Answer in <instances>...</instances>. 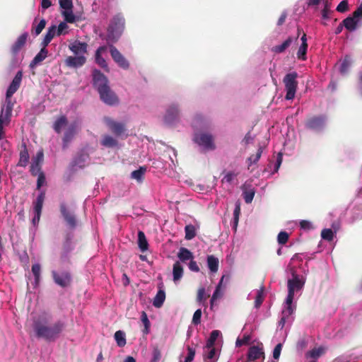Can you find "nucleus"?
Returning a JSON list of instances; mask_svg holds the SVG:
<instances>
[{"label":"nucleus","mask_w":362,"mask_h":362,"mask_svg":"<svg viewBox=\"0 0 362 362\" xmlns=\"http://www.w3.org/2000/svg\"><path fill=\"white\" fill-rule=\"evenodd\" d=\"M49 320L46 316H40L33 320V329L38 338L49 341H55L65 328L63 321L57 320L53 325H48Z\"/></svg>","instance_id":"nucleus-1"},{"label":"nucleus","mask_w":362,"mask_h":362,"mask_svg":"<svg viewBox=\"0 0 362 362\" xmlns=\"http://www.w3.org/2000/svg\"><path fill=\"white\" fill-rule=\"evenodd\" d=\"M93 81L103 103L108 105H115L119 103L118 97L108 86L107 78L100 71H93Z\"/></svg>","instance_id":"nucleus-2"},{"label":"nucleus","mask_w":362,"mask_h":362,"mask_svg":"<svg viewBox=\"0 0 362 362\" xmlns=\"http://www.w3.org/2000/svg\"><path fill=\"white\" fill-rule=\"evenodd\" d=\"M125 28V19L121 13L115 15L107 28L105 40L108 45L117 42L122 36Z\"/></svg>","instance_id":"nucleus-3"},{"label":"nucleus","mask_w":362,"mask_h":362,"mask_svg":"<svg viewBox=\"0 0 362 362\" xmlns=\"http://www.w3.org/2000/svg\"><path fill=\"white\" fill-rule=\"evenodd\" d=\"M298 74L296 71L288 73L283 78V83L285 86L286 92L285 98L292 100L294 98L298 88Z\"/></svg>","instance_id":"nucleus-4"},{"label":"nucleus","mask_w":362,"mask_h":362,"mask_svg":"<svg viewBox=\"0 0 362 362\" xmlns=\"http://www.w3.org/2000/svg\"><path fill=\"white\" fill-rule=\"evenodd\" d=\"M52 276L54 282L62 288L71 286L72 283V275L69 271L57 272L52 271Z\"/></svg>","instance_id":"nucleus-5"},{"label":"nucleus","mask_w":362,"mask_h":362,"mask_svg":"<svg viewBox=\"0 0 362 362\" xmlns=\"http://www.w3.org/2000/svg\"><path fill=\"white\" fill-rule=\"evenodd\" d=\"M13 104L8 101V104L5 105L1 109L0 114V141L4 136V125H8L11 122Z\"/></svg>","instance_id":"nucleus-6"},{"label":"nucleus","mask_w":362,"mask_h":362,"mask_svg":"<svg viewBox=\"0 0 362 362\" xmlns=\"http://www.w3.org/2000/svg\"><path fill=\"white\" fill-rule=\"evenodd\" d=\"M194 141L206 150H214L216 148V146L214 143V138L210 134H196L194 137Z\"/></svg>","instance_id":"nucleus-7"},{"label":"nucleus","mask_w":362,"mask_h":362,"mask_svg":"<svg viewBox=\"0 0 362 362\" xmlns=\"http://www.w3.org/2000/svg\"><path fill=\"white\" fill-rule=\"evenodd\" d=\"M305 281L300 279L298 276L293 274V278L288 280L287 286H288V301L291 300V298H294V293L295 291H300L304 286Z\"/></svg>","instance_id":"nucleus-8"},{"label":"nucleus","mask_w":362,"mask_h":362,"mask_svg":"<svg viewBox=\"0 0 362 362\" xmlns=\"http://www.w3.org/2000/svg\"><path fill=\"white\" fill-rule=\"evenodd\" d=\"M74 245L72 242L71 238L69 235L66 237L65 241L63 243L61 252H60V261L62 263H70V255L74 250Z\"/></svg>","instance_id":"nucleus-9"},{"label":"nucleus","mask_w":362,"mask_h":362,"mask_svg":"<svg viewBox=\"0 0 362 362\" xmlns=\"http://www.w3.org/2000/svg\"><path fill=\"white\" fill-rule=\"evenodd\" d=\"M104 122L111 132L116 136H121L126 132L125 124L123 122L115 121L108 117H104Z\"/></svg>","instance_id":"nucleus-10"},{"label":"nucleus","mask_w":362,"mask_h":362,"mask_svg":"<svg viewBox=\"0 0 362 362\" xmlns=\"http://www.w3.org/2000/svg\"><path fill=\"white\" fill-rule=\"evenodd\" d=\"M45 199V192L42 190L38 194L36 200L33 202L35 216L33 218L32 222L34 226L37 225L40 221Z\"/></svg>","instance_id":"nucleus-11"},{"label":"nucleus","mask_w":362,"mask_h":362,"mask_svg":"<svg viewBox=\"0 0 362 362\" xmlns=\"http://www.w3.org/2000/svg\"><path fill=\"white\" fill-rule=\"evenodd\" d=\"M22 78L23 71H18L7 89L6 94V105L8 104V101L11 103V98L19 88Z\"/></svg>","instance_id":"nucleus-12"},{"label":"nucleus","mask_w":362,"mask_h":362,"mask_svg":"<svg viewBox=\"0 0 362 362\" xmlns=\"http://www.w3.org/2000/svg\"><path fill=\"white\" fill-rule=\"evenodd\" d=\"M326 117L324 115L313 116L305 122V127L308 129L319 132L322 130L325 124Z\"/></svg>","instance_id":"nucleus-13"},{"label":"nucleus","mask_w":362,"mask_h":362,"mask_svg":"<svg viewBox=\"0 0 362 362\" xmlns=\"http://www.w3.org/2000/svg\"><path fill=\"white\" fill-rule=\"evenodd\" d=\"M110 47V52L114 62L123 69H128L129 63L127 59L122 54V53L112 45H108Z\"/></svg>","instance_id":"nucleus-14"},{"label":"nucleus","mask_w":362,"mask_h":362,"mask_svg":"<svg viewBox=\"0 0 362 362\" xmlns=\"http://www.w3.org/2000/svg\"><path fill=\"white\" fill-rule=\"evenodd\" d=\"M60 212L62 216H63L64 221L66 224L69 226L70 228H76L77 225L76 219L75 216L68 209L66 204L64 202H62L60 204Z\"/></svg>","instance_id":"nucleus-15"},{"label":"nucleus","mask_w":362,"mask_h":362,"mask_svg":"<svg viewBox=\"0 0 362 362\" xmlns=\"http://www.w3.org/2000/svg\"><path fill=\"white\" fill-rule=\"evenodd\" d=\"M18 150L19 151V160L17 166L25 168L29 163L30 155L26 143L24 141L18 145Z\"/></svg>","instance_id":"nucleus-16"},{"label":"nucleus","mask_w":362,"mask_h":362,"mask_svg":"<svg viewBox=\"0 0 362 362\" xmlns=\"http://www.w3.org/2000/svg\"><path fill=\"white\" fill-rule=\"evenodd\" d=\"M179 115L180 111L178 107L176 105H173L168 108L164 117V121L166 124H173L178 120Z\"/></svg>","instance_id":"nucleus-17"},{"label":"nucleus","mask_w":362,"mask_h":362,"mask_svg":"<svg viewBox=\"0 0 362 362\" xmlns=\"http://www.w3.org/2000/svg\"><path fill=\"white\" fill-rule=\"evenodd\" d=\"M261 357L264 358L262 348H259L258 346H252L248 349L246 362H257V360Z\"/></svg>","instance_id":"nucleus-18"},{"label":"nucleus","mask_w":362,"mask_h":362,"mask_svg":"<svg viewBox=\"0 0 362 362\" xmlns=\"http://www.w3.org/2000/svg\"><path fill=\"white\" fill-rule=\"evenodd\" d=\"M86 62V57L83 55L69 56L65 59V64L69 67L78 68Z\"/></svg>","instance_id":"nucleus-19"},{"label":"nucleus","mask_w":362,"mask_h":362,"mask_svg":"<svg viewBox=\"0 0 362 362\" xmlns=\"http://www.w3.org/2000/svg\"><path fill=\"white\" fill-rule=\"evenodd\" d=\"M28 37V33L25 32L21 34L17 38L16 41L14 42V44L12 45L11 48V51L13 55H16L21 50V49L25 46Z\"/></svg>","instance_id":"nucleus-20"},{"label":"nucleus","mask_w":362,"mask_h":362,"mask_svg":"<svg viewBox=\"0 0 362 362\" xmlns=\"http://www.w3.org/2000/svg\"><path fill=\"white\" fill-rule=\"evenodd\" d=\"M107 51V46H100L95 51V63L105 71H108L107 63L105 59L102 57V54Z\"/></svg>","instance_id":"nucleus-21"},{"label":"nucleus","mask_w":362,"mask_h":362,"mask_svg":"<svg viewBox=\"0 0 362 362\" xmlns=\"http://www.w3.org/2000/svg\"><path fill=\"white\" fill-rule=\"evenodd\" d=\"M69 49L76 55L79 56L87 53L88 44L84 42L76 40L69 45Z\"/></svg>","instance_id":"nucleus-22"},{"label":"nucleus","mask_w":362,"mask_h":362,"mask_svg":"<svg viewBox=\"0 0 362 362\" xmlns=\"http://www.w3.org/2000/svg\"><path fill=\"white\" fill-rule=\"evenodd\" d=\"M76 124H71L64 132L63 137V148H67L69 144L76 134Z\"/></svg>","instance_id":"nucleus-23"},{"label":"nucleus","mask_w":362,"mask_h":362,"mask_svg":"<svg viewBox=\"0 0 362 362\" xmlns=\"http://www.w3.org/2000/svg\"><path fill=\"white\" fill-rule=\"evenodd\" d=\"M46 24L47 22L45 19L42 18L38 22L37 18H35L32 23V28L30 30L31 34L34 36H37L45 28Z\"/></svg>","instance_id":"nucleus-24"},{"label":"nucleus","mask_w":362,"mask_h":362,"mask_svg":"<svg viewBox=\"0 0 362 362\" xmlns=\"http://www.w3.org/2000/svg\"><path fill=\"white\" fill-rule=\"evenodd\" d=\"M158 287H159V290L158 291V292L153 300V305L157 308H161L163 305L165 300V292L162 288L163 284H160L158 286Z\"/></svg>","instance_id":"nucleus-25"},{"label":"nucleus","mask_w":362,"mask_h":362,"mask_svg":"<svg viewBox=\"0 0 362 362\" xmlns=\"http://www.w3.org/2000/svg\"><path fill=\"white\" fill-rule=\"evenodd\" d=\"M55 35H57V26L55 25H52L48 28V30L41 42V45L47 47Z\"/></svg>","instance_id":"nucleus-26"},{"label":"nucleus","mask_w":362,"mask_h":362,"mask_svg":"<svg viewBox=\"0 0 362 362\" xmlns=\"http://www.w3.org/2000/svg\"><path fill=\"white\" fill-rule=\"evenodd\" d=\"M48 51L46 49V47H42L40 51L36 54V56L33 58L30 64V68H34L38 64L42 62L47 57Z\"/></svg>","instance_id":"nucleus-27"},{"label":"nucleus","mask_w":362,"mask_h":362,"mask_svg":"<svg viewBox=\"0 0 362 362\" xmlns=\"http://www.w3.org/2000/svg\"><path fill=\"white\" fill-rule=\"evenodd\" d=\"M358 23L359 22L357 19H354V18L351 16H349L342 21L344 28L350 32H352L357 28Z\"/></svg>","instance_id":"nucleus-28"},{"label":"nucleus","mask_w":362,"mask_h":362,"mask_svg":"<svg viewBox=\"0 0 362 362\" xmlns=\"http://www.w3.org/2000/svg\"><path fill=\"white\" fill-rule=\"evenodd\" d=\"M207 266L209 269L210 272L212 273L217 272L218 269V264L219 261L217 257H216L214 255H208L207 256Z\"/></svg>","instance_id":"nucleus-29"},{"label":"nucleus","mask_w":362,"mask_h":362,"mask_svg":"<svg viewBox=\"0 0 362 362\" xmlns=\"http://www.w3.org/2000/svg\"><path fill=\"white\" fill-rule=\"evenodd\" d=\"M68 124V120L66 116L62 115L59 118L57 119V120L54 122L53 124V129L54 130L59 134L62 132V128L66 127Z\"/></svg>","instance_id":"nucleus-30"},{"label":"nucleus","mask_w":362,"mask_h":362,"mask_svg":"<svg viewBox=\"0 0 362 362\" xmlns=\"http://www.w3.org/2000/svg\"><path fill=\"white\" fill-rule=\"evenodd\" d=\"M177 257L182 262H185L194 258L192 252L185 247H181L180 249Z\"/></svg>","instance_id":"nucleus-31"},{"label":"nucleus","mask_w":362,"mask_h":362,"mask_svg":"<svg viewBox=\"0 0 362 362\" xmlns=\"http://www.w3.org/2000/svg\"><path fill=\"white\" fill-rule=\"evenodd\" d=\"M102 146L107 148H113L117 146V141L110 135H104L100 141Z\"/></svg>","instance_id":"nucleus-32"},{"label":"nucleus","mask_w":362,"mask_h":362,"mask_svg":"<svg viewBox=\"0 0 362 362\" xmlns=\"http://www.w3.org/2000/svg\"><path fill=\"white\" fill-rule=\"evenodd\" d=\"M293 41V37H288L281 45L274 46L272 51L275 53H282L291 45Z\"/></svg>","instance_id":"nucleus-33"},{"label":"nucleus","mask_w":362,"mask_h":362,"mask_svg":"<svg viewBox=\"0 0 362 362\" xmlns=\"http://www.w3.org/2000/svg\"><path fill=\"white\" fill-rule=\"evenodd\" d=\"M173 281L175 282L179 281L183 275V268L179 262H176L173 264Z\"/></svg>","instance_id":"nucleus-34"},{"label":"nucleus","mask_w":362,"mask_h":362,"mask_svg":"<svg viewBox=\"0 0 362 362\" xmlns=\"http://www.w3.org/2000/svg\"><path fill=\"white\" fill-rule=\"evenodd\" d=\"M138 244L140 250L145 252L148 250V244L146 238L145 234L142 231L138 233Z\"/></svg>","instance_id":"nucleus-35"},{"label":"nucleus","mask_w":362,"mask_h":362,"mask_svg":"<svg viewBox=\"0 0 362 362\" xmlns=\"http://www.w3.org/2000/svg\"><path fill=\"white\" fill-rule=\"evenodd\" d=\"M88 159V155L86 153L79 154L74 160V165L78 168H83Z\"/></svg>","instance_id":"nucleus-36"},{"label":"nucleus","mask_w":362,"mask_h":362,"mask_svg":"<svg viewBox=\"0 0 362 362\" xmlns=\"http://www.w3.org/2000/svg\"><path fill=\"white\" fill-rule=\"evenodd\" d=\"M115 339L117 342V344L119 347H123L125 346L126 341V336L125 333L122 330H118L115 333Z\"/></svg>","instance_id":"nucleus-37"},{"label":"nucleus","mask_w":362,"mask_h":362,"mask_svg":"<svg viewBox=\"0 0 362 362\" xmlns=\"http://www.w3.org/2000/svg\"><path fill=\"white\" fill-rule=\"evenodd\" d=\"M293 298H291L290 301H288V297L286 299V307L282 310L281 315L287 318H288L294 312V308L292 306Z\"/></svg>","instance_id":"nucleus-38"},{"label":"nucleus","mask_w":362,"mask_h":362,"mask_svg":"<svg viewBox=\"0 0 362 362\" xmlns=\"http://www.w3.org/2000/svg\"><path fill=\"white\" fill-rule=\"evenodd\" d=\"M185 238L187 240L193 239L196 236L195 227L189 224L185 227Z\"/></svg>","instance_id":"nucleus-39"},{"label":"nucleus","mask_w":362,"mask_h":362,"mask_svg":"<svg viewBox=\"0 0 362 362\" xmlns=\"http://www.w3.org/2000/svg\"><path fill=\"white\" fill-rule=\"evenodd\" d=\"M220 334V331L218 330H213L209 336V338L206 341V348H212L214 346V344L218 338V337Z\"/></svg>","instance_id":"nucleus-40"},{"label":"nucleus","mask_w":362,"mask_h":362,"mask_svg":"<svg viewBox=\"0 0 362 362\" xmlns=\"http://www.w3.org/2000/svg\"><path fill=\"white\" fill-rule=\"evenodd\" d=\"M62 15L66 23H74L76 22V16L74 14L73 9L62 11Z\"/></svg>","instance_id":"nucleus-41"},{"label":"nucleus","mask_w":362,"mask_h":362,"mask_svg":"<svg viewBox=\"0 0 362 362\" xmlns=\"http://www.w3.org/2000/svg\"><path fill=\"white\" fill-rule=\"evenodd\" d=\"M145 172L146 168L140 167L139 169L134 170L132 173L131 177L140 182L142 180Z\"/></svg>","instance_id":"nucleus-42"},{"label":"nucleus","mask_w":362,"mask_h":362,"mask_svg":"<svg viewBox=\"0 0 362 362\" xmlns=\"http://www.w3.org/2000/svg\"><path fill=\"white\" fill-rule=\"evenodd\" d=\"M209 295L206 294V290L204 287H201L197 291V301L199 303H204Z\"/></svg>","instance_id":"nucleus-43"},{"label":"nucleus","mask_w":362,"mask_h":362,"mask_svg":"<svg viewBox=\"0 0 362 362\" xmlns=\"http://www.w3.org/2000/svg\"><path fill=\"white\" fill-rule=\"evenodd\" d=\"M255 191L254 189H245L243 191V195L245 199V202L247 204H250L252 202L254 197H255Z\"/></svg>","instance_id":"nucleus-44"},{"label":"nucleus","mask_w":362,"mask_h":362,"mask_svg":"<svg viewBox=\"0 0 362 362\" xmlns=\"http://www.w3.org/2000/svg\"><path fill=\"white\" fill-rule=\"evenodd\" d=\"M41 267L39 264H35L32 266V272L35 276V282L38 284L40 279Z\"/></svg>","instance_id":"nucleus-45"},{"label":"nucleus","mask_w":362,"mask_h":362,"mask_svg":"<svg viewBox=\"0 0 362 362\" xmlns=\"http://www.w3.org/2000/svg\"><path fill=\"white\" fill-rule=\"evenodd\" d=\"M263 300H264V288H263V287H262L257 292V295H256L255 300V307L257 308H259L262 305Z\"/></svg>","instance_id":"nucleus-46"},{"label":"nucleus","mask_w":362,"mask_h":362,"mask_svg":"<svg viewBox=\"0 0 362 362\" xmlns=\"http://www.w3.org/2000/svg\"><path fill=\"white\" fill-rule=\"evenodd\" d=\"M262 147H259L257 151V153L255 154H253V155H251L249 158H248V161L250 162L249 163V167L253 164V163H256L259 160V158H261V156H262Z\"/></svg>","instance_id":"nucleus-47"},{"label":"nucleus","mask_w":362,"mask_h":362,"mask_svg":"<svg viewBox=\"0 0 362 362\" xmlns=\"http://www.w3.org/2000/svg\"><path fill=\"white\" fill-rule=\"evenodd\" d=\"M308 49V44H301L298 52L297 57L299 59L305 60L306 59V53Z\"/></svg>","instance_id":"nucleus-48"},{"label":"nucleus","mask_w":362,"mask_h":362,"mask_svg":"<svg viewBox=\"0 0 362 362\" xmlns=\"http://www.w3.org/2000/svg\"><path fill=\"white\" fill-rule=\"evenodd\" d=\"M325 353V349L323 347L315 348L308 352L310 357L313 358H317L322 356Z\"/></svg>","instance_id":"nucleus-49"},{"label":"nucleus","mask_w":362,"mask_h":362,"mask_svg":"<svg viewBox=\"0 0 362 362\" xmlns=\"http://www.w3.org/2000/svg\"><path fill=\"white\" fill-rule=\"evenodd\" d=\"M151 362H158L161 358V351L157 345L153 346Z\"/></svg>","instance_id":"nucleus-50"},{"label":"nucleus","mask_w":362,"mask_h":362,"mask_svg":"<svg viewBox=\"0 0 362 362\" xmlns=\"http://www.w3.org/2000/svg\"><path fill=\"white\" fill-rule=\"evenodd\" d=\"M59 4L62 11L71 10L74 8L72 0H59Z\"/></svg>","instance_id":"nucleus-51"},{"label":"nucleus","mask_w":362,"mask_h":362,"mask_svg":"<svg viewBox=\"0 0 362 362\" xmlns=\"http://www.w3.org/2000/svg\"><path fill=\"white\" fill-rule=\"evenodd\" d=\"M69 26L66 24V22H61L58 27H57V35L60 36L62 35H66L68 31Z\"/></svg>","instance_id":"nucleus-52"},{"label":"nucleus","mask_w":362,"mask_h":362,"mask_svg":"<svg viewBox=\"0 0 362 362\" xmlns=\"http://www.w3.org/2000/svg\"><path fill=\"white\" fill-rule=\"evenodd\" d=\"M141 321L144 325V333L148 334L149 332L150 321L148 320L147 314L143 311L141 313Z\"/></svg>","instance_id":"nucleus-53"},{"label":"nucleus","mask_w":362,"mask_h":362,"mask_svg":"<svg viewBox=\"0 0 362 362\" xmlns=\"http://www.w3.org/2000/svg\"><path fill=\"white\" fill-rule=\"evenodd\" d=\"M351 61L349 57H345L340 66V72L343 74H346L351 66Z\"/></svg>","instance_id":"nucleus-54"},{"label":"nucleus","mask_w":362,"mask_h":362,"mask_svg":"<svg viewBox=\"0 0 362 362\" xmlns=\"http://www.w3.org/2000/svg\"><path fill=\"white\" fill-rule=\"evenodd\" d=\"M288 233L286 231H281L277 236V240L280 245L286 244L288 242Z\"/></svg>","instance_id":"nucleus-55"},{"label":"nucleus","mask_w":362,"mask_h":362,"mask_svg":"<svg viewBox=\"0 0 362 362\" xmlns=\"http://www.w3.org/2000/svg\"><path fill=\"white\" fill-rule=\"evenodd\" d=\"M321 236L322 239L331 241L333 239L334 233L332 229L325 228L322 230Z\"/></svg>","instance_id":"nucleus-56"},{"label":"nucleus","mask_w":362,"mask_h":362,"mask_svg":"<svg viewBox=\"0 0 362 362\" xmlns=\"http://www.w3.org/2000/svg\"><path fill=\"white\" fill-rule=\"evenodd\" d=\"M30 172L33 176H37L40 173H43L42 171L41 165H35V163H32L30 167Z\"/></svg>","instance_id":"nucleus-57"},{"label":"nucleus","mask_w":362,"mask_h":362,"mask_svg":"<svg viewBox=\"0 0 362 362\" xmlns=\"http://www.w3.org/2000/svg\"><path fill=\"white\" fill-rule=\"evenodd\" d=\"M201 317H202V310L197 309L193 315V317H192V324L194 325H199L201 323Z\"/></svg>","instance_id":"nucleus-58"},{"label":"nucleus","mask_w":362,"mask_h":362,"mask_svg":"<svg viewBox=\"0 0 362 362\" xmlns=\"http://www.w3.org/2000/svg\"><path fill=\"white\" fill-rule=\"evenodd\" d=\"M44 160V153L43 151L40 150L37 152L35 156L33 158V163H35V165H42Z\"/></svg>","instance_id":"nucleus-59"},{"label":"nucleus","mask_w":362,"mask_h":362,"mask_svg":"<svg viewBox=\"0 0 362 362\" xmlns=\"http://www.w3.org/2000/svg\"><path fill=\"white\" fill-rule=\"evenodd\" d=\"M251 339V337L249 334L244 335L242 339H238L235 342L236 346H241L243 345L247 344Z\"/></svg>","instance_id":"nucleus-60"},{"label":"nucleus","mask_w":362,"mask_h":362,"mask_svg":"<svg viewBox=\"0 0 362 362\" xmlns=\"http://www.w3.org/2000/svg\"><path fill=\"white\" fill-rule=\"evenodd\" d=\"M187 356L185 358V362H192L195 356V349L189 346H187Z\"/></svg>","instance_id":"nucleus-61"},{"label":"nucleus","mask_w":362,"mask_h":362,"mask_svg":"<svg viewBox=\"0 0 362 362\" xmlns=\"http://www.w3.org/2000/svg\"><path fill=\"white\" fill-rule=\"evenodd\" d=\"M349 9V4L347 0L341 1L339 5L337 6L336 10L338 12L344 13Z\"/></svg>","instance_id":"nucleus-62"},{"label":"nucleus","mask_w":362,"mask_h":362,"mask_svg":"<svg viewBox=\"0 0 362 362\" xmlns=\"http://www.w3.org/2000/svg\"><path fill=\"white\" fill-rule=\"evenodd\" d=\"M237 175L235 173H234L233 172H228L226 174V175L223 177V179L221 180V182L223 183L224 182H227V183H231L232 181L233 180L234 177L236 176Z\"/></svg>","instance_id":"nucleus-63"},{"label":"nucleus","mask_w":362,"mask_h":362,"mask_svg":"<svg viewBox=\"0 0 362 362\" xmlns=\"http://www.w3.org/2000/svg\"><path fill=\"white\" fill-rule=\"evenodd\" d=\"M351 17L354 18V19H357L358 21L361 18H362V4L360 5L357 9L353 12Z\"/></svg>","instance_id":"nucleus-64"}]
</instances>
